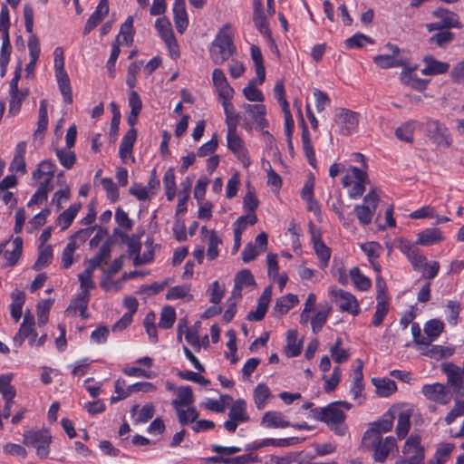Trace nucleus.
<instances>
[{"label":"nucleus","mask_w":464,"mask_h":464,"mask_svg":"<svg viewBox=\"0 0 464 464\" xmlns=\"http://www.w3.org/2000/svg\"><path fill=\"white\" fill-rule=\"evenodd\" d=\"M342 408L349 411L352 404L347 401H337L331 402L326 407L314 409L312 412L316 420L326 423L335 434L342 436L347 429L344 423L346 416Z\"/></svg>","instance_id":"1"},{"label":"nucleus","mask_w":464,"mask_h":464,"mask_svg":"<svg viewBox=\"0 0 464 464\" xmlns=\"http://www.w3.org/2000/svg\"><path fill=\"white\" fill-rule=\"evenodd\" d=\"M364 447L372 451L373 459L376 462H384L389 454L397 449L396 440L392 436L382 438L374 430H367L362 438Z\"/></svg>","instance_id":"2"},{"label":"nucleus","mask_w":464,"mask_h":464,"mask_svg":"<svg viewBox=\"0 0 464 464\" xmlns=\"http://www.w3.org/2000/svg\"><path fill=\"white\" fill-rule=\"evenodd\" d=\"M234 51L233 37L228 32V25H226L212 44L210 57L215 64H222L233 55Z\"/></svg>","instance_id":"3"},{"label":"nucleus","mask_w":464,"mask_h":464,"mask_svg":"<svg viewBox=\"0 0 464 464\" xmlns=\"http://www.w3.org/2000/svg\"><path fill=\"white\" fill-rule=\"evenodd\" d=\"M51 441L52 436L48 430H27L24 432L23 440L24 445L36 450V454L41 459H45L49 455Z\"/></svg>","instance_id":"4"},{"label":"nucleus","mask_w":464,"mask_h":464,"mask_svg":"<svg viewBox=\"0 0 464 464\" xmlns=\"http://www.w3.org/2000/svg\"><path fill=\"white\" fill-rule=\"evenodd\" d=\"M425 135L439 148H449L452 142L448 128L439 121L428 120L426 121Z\"/></svg>","instance_id":"5"},{"label":"nucleus","mask_w":464,"mask_h":464,"mask_svg":"<svg viewBox=\"0 0 464 464\" xmlns=\"http://www.w3.org/2000/svg\"><path fill=\"white\" fill-rule=\"evenodd\" d=\"M380 198L375 189L370 190L363 198L362 205L354 207V213L362 225H368L372 222V217L376 212Z\"/></svg>","instance_id":"6"},{"label":"nucleus","mask_w":464,"mask_h":464,"mask_svg":"<svg viewBox=\"0 0 464 464\" xmlns=\"http://www.w3.org/2000/svg\"><path fill=\"white\" fill-rule=\"evenodd\" d=\"M329 295L332 300L338 304L341 312H346L352 315H357L360 313L359 303L350 292L333 286L330 288Z\"/></svg>","instance_id":"7"},{"label":"nucleus","mask_w":464,"mask_h":464,"mask_svg":"<svg viewBox=\"0 0 464 464\" xmlns=\"http://www.w3.org/2000/svg\"><path fill=\"white\" fill-rule=\"evenodd\" d=\"M21 72L22 63H19L15 69L14 78L10 82L11 99L9 102L8 113L12 115H15L20 111L23 101L28 95L27 89L22 91L18 89V82L21 78Z\"/></svg>","instance_id":"8"},{"label":"nucleus","mask_w":464,"mask_h":464,"mask_svg":"<svg viewBox=\"0 0 464 464\" xmlns=\"http://www.w3.org/2000/svg\"><path fill=\"white\" fill-rule=\"evenodd\" d=\"M249 420L246 413V404L242 399L235 401L228 413V420L225 421L224 427L228 432H235L238 423L246 422Z\"/></svg>","instance_id":"9"},{"label":"nucleus","mask_w":464,"mask_h":464,"mask_svg":"<svg viewBox=\"0 0 464 464\" xmlns=\"http://www.w3.org/2000/svg\"><path fill=\"white\" fill-rule=\"evenodd\" d=\"M24 25L27 33L31 34L28 39V48L31 61L37 63L40 56V43L35 34H33L34 27V10L26 5L24 8Z\"/></svg>","instance_id":"10"},{"label":"nucleus","mask_w":464,"mask_h":464,"mask_svg":"<svg viewBox=\"0 0 464 464\" xmlns=\"http://www.w3.org/2000/svg\"><path fill=\"white\" fill-rule=\"evenodd\" d=\"M227 141L228 149L237 157L244 167L247 168L251 161L248 151L237 129L227 130Z\"/></svg>","instance_id":"11"},{"label":"nucleus","mask_w":464,"mask_h":464,"mask_svg":"<svg viewBox=\"0 0 464 464\" xmlns=\"http://www.w3.org/2000/svg\"><path fill=\"white\" fill-rule=\"evenodd\" d=\"M360 114L348 109L341 108L337 111L334 121L342 133L351 134L358 126Z\"/></svg>","instance_id":"12"},{"label":"nucleus","mask_w":464,"mask_h":464,"mask_svg":"<svg viewBox=\"0 0 464 464\" xmlns=\"http://www.w3.org/2000/svg\"><path fill=\"white\" fill-rule=\"evenodd\" d=\"M419 435L411 434L405 441L402 448V457L409 459H416L417 464H424L425 450L420 443Z\"/></svg>","instance_id":"13"},{"label":"nucleus","mask_w":464,"mask_h":464,"mask_svg":"<svg viewBox=\"0 0 464 464\" xmlns=\"http://www.w3.org/2000/svg\"><path fill=\"white\" fill-rule=\"evenodd\" d=\"M441 370L447 375L448 384L456 393L464 392V369L452 362H446L441 365Z\"/></svg>","instance_id":"14"},{"label":"nucleus","mask_w":464,"mask_h":464,"mask_svg":"<svg viewBox=\"0 0 464 464\" xmlns=\"http://www.w3.org/2000/svg\"><path fill=\"white\" fill-rule=\"evenodd\" d=\"M422 394L431 401L440 404H448L450 401V395L446 386L440 382L425 384L421 389Z\"/></svg>","instance_id":"15"},{"label":"nucleus","mask_w":464,"mask_h":464,"mask_svg":"<svg viewBox=\"0 0 464 464\" xmlns=\"http://www.w3.org/2000/svg\"><path fill=\"white\" fill-rule=\"evenodd\" d=\"M213 84L217 88L220 100H231L233 97L234 90L227 82L224 72L219 69H214L212 72Z\"/></svg>","instance_id":"16"},{"label":"nucleus","mask_w":464,"mask_h":464,"mask_svg":"<svg viewBox=\"0 0 464 464\" xmlns=\"http://www.w3.org/2000/svg\"><path fill=\"white\" fill-rule=\"evenodd\" d=\"M350 171L355 180L353 183L352 188L349 190V197L351 198H358L362 197L365 191V183L368 180V176L364 170L357 167H351Z\"/></svg>","instance_id":"17"},{"label":"nucleus","mask_w":464,"mask_h":464,"mask_svg":"<svg viewBox=\"0 0 464 464\" xmlns=\"http://www.w3.org/2000/svg\"><path fill=\"white\" fill-rule=\"evenodd\" d=\"M425 67L421 69L422 75L432 76L444 74L450 69V64L435 59L432 55H426L422 59Z\"/></svg>","instance_id":"18"},{"label":"nucleus","mask_w":464,"mask_h":464,"mask_svg":"<svg viewBox=\"0 0 464 464\" xmlns=\"http://www.w3.org/2000/svg\"><path fill=\"white\" fill-rule=\"evenodd\" d=\"M173 19L177 31L179 34H183L188 25L185 0H175L173 5Z\"/></svg>","instance_id":"19"},{"label":"nucleus","mask_w":464,"mask_h":464,"mask_svg":"<svg viewBox=\"0 0 464 464\" xmlns=\"http://www.w3.org/2000/svg\"><path fill=\"white\" fill-rule=\"evenodd\" d=\"M90 301V292L81 291L77 296L71 302L66 312L69 314L80 313L82 319L88 318L87 307Z\"/></svg>","instance_id":"20"},{"label":"nucleus","mask_w":464,"mask_h":464,"mask_svg":"<svg viewBox=\"0 0 464 464\" xmlns=\"http://www.w3.org/2000/svg\"><path fill=\"white\" fill-rule=\"evenodd\" d=\"M432 14L440 19L441 26L445 29L462 27L459 15L446 8H438L432 12Z\"/></svg>","instance_id":"21"},{"label":"nucleus","mask_w":464,"mask_h":464,"mask_svg":"<svg viewBox=\"0 0 464 464\" xmlns=\"http://www.w3.org/2000/svg\"><path fill=\"white\" fill-rule=\"evenodd\" d=\"M55 173V164L49 160L41 161L37 169L33 172V179L41 181H48L52 185V180Z\"/></svg>","instance_id":"22"},{"label":"nucleus","mask_w":464,"mask_h":464,"mask_svg":"<svg viewBox=\"0 0 464 464\" xmlns=\"http://www.w3.org/2000/svg\"><path fill=\"white\" fill-rule=\"evenodd\" d=\"M413 71L414 69L411 68L403 69L400 76L401 82L417 91H424L430 81L417 77Z\"/></svg>","instance_id":"23"},{"label":"nucleus","mask_w":464,"mask_h":464,"mask_svg":"<svg viewBox=\"0 0 464 464\" xmlns=\"http://www.w3.org/2000/svg\"><path fill=\"white\" fill-rule=\"evenodd\" d=\"M243 108L249 114L254 122L256 123L260 130L267 127L268 123L265 118L266 110L263 104H244Z\"/></svg>","instance_id":"24"},{"label":"nucleus","mask_w":464,"mask_h":464,"mask_svg":"<svg viewBox=\"0 0 464 464\" xmlns=\"http://www.w3.org/2000/svg\"><path fill=\"white\" fill-rule=\"evenodd\" d=\"M358 366L353 370V384L351 388V392L353 395L354 400H360V403L363 401L364 397L362 396V392L364 390V385L362 383L363 373L362 367L363 363L362 360L358 359L357 361Z\"/></svg>","instance_id":"25"},{"label":"nucleus","mask_w":464,"mask_h":464,"mask_svg":"<svg viewBox=\"0 0 464 464\" xmlns=\"http://www.w3.org/2000/svg\"><path fill=\"white\" fill-rule=\"evenodd\" d=\"M444 240L442 231L439 228H427L418 234L416 244L420 246H431Z\"/></svg>","instance_id":"26"},{"label":"nucleus","mask_w":464,"mask_h":464,"mask_svg":"<svg viewBox=\"0 0 464 464\" xmlns=\"http://www.w3.org/2000/svg\"><path fill=\"white\" fill-rule=\"evenodd\" d=\"M177 397L171 401L174 410L191 406L194 402V395L189 386H181L177 389Z\"/></svg>","instance_id":"27"},{"label":"nucleus","mask_w":464,"mask_h":464,"mask_svg":"<svg viewBox=\"0 0 464 464\" xmlns=\"http://www.w3.org/2000/svg\"><path fill=\"white\" fill-rule=\"evenodd\" d=\"M262 425L266 428H286L291 423L285 419L282 412L270 411L264 414Z\"/></svg>","instance_id":"28"},{"label":"nucleus","mask_w":464,"mask_h":464,"mask_svg":"<svg viewBox=\"0 0 464 464\" xmlns=\"http://www.w3.org/2000/svg\"><path fill=\"white\" fill-rule=\"evenodd\" d=\"M136 139L137 130L134 128H130L123 136L119 150L120 158L123 161L131 154Z\"/></svg>","instance_id":"29"},{"label":"nucleus","mask_w":464,"mask_h":464,"mask_svg":"<svg viewBox=\"0 0 464 464\" xmlns=\"http://www.w3.org/2000/svg\"><path fill=\"white\" fill-rule=\"evenodd\" d=\"M372 382L380 397H388L397 390L395 382L388 378H373Z\"/></svg>","instance_id":"30"},{"label":"nucleus","mask_w":464,"mask_h":464,"mask_svg":"<svg viewBox=\"0 0 464 464\" xmlns=\"http://www.w3.org/2000/svg\"><path fill=\"white\" fill-rule=\"evenodd\" d=\"M298 297L295 295L288 294L276 300L274 306V313L276 315H283L286 314L293 306L298 303Z\"/></svg>","instance_id":"31"},{"label":"nucleus","mask_w":464,"mask_h":464,"mask_svg":"<svg viewBox=\"0 0 464 464\" xmlns=\"http://www.w3.org/2000/svg\"><path fill=\"white\" fill-rule=\"evenodd\" d=\"M111 257V243L106 241L100 247L98 254L92 259L89 260L88 268L94 271L100 267L102 264H106Z\"/></svg>","instance_id":"32"},{"label":"nucleus","mask_w":464,"mask_h":464,"mask_svg":"<svg viewBox=\"0 0 464 464\" xmlns=\"http://www.w3.org/2000/svg\"><path fill=\"white\" fill-rule=\"evenodd\" d=\"M418 126V121L414 120L408 121L398 127L395 130L396 137L405 142H413V133Z\"/></svg>","instance_id":"33"},{"label":"nucleus","mask_w":464,"mask_h":464,"mask_svg":"<svg viewBox=\"0 0 464 464\" xmlns=\"http://www.w3.org/2000/svg\"><path fill=\"white\" fill-rule=\"evenodd\" d=\"M412 411L405 410L399 413L398 423L396 426V434L399 440L405 438L411 428V418Z\"/></svg>","instance_id":"34"},{"label":"nucleus","mask_w":464,"mask_h":464,"mask_svg":"<svg viewBox=\"0 0 464 464\" xmlns=\"http://www.w3.org/2000/svg\"><path fill=\"white\" fill-rule=\"evenodd\" d=\"M251 57L255 63L256 72L257 75L258 83H262L266 79V70L264 66L263 55L261 50L256 45H252L250 48Z\"/></svg>","instance_id":"35"},{"label":"nucleus","mask_w":464,"mask_h":464,"mask_svg":"<svg viewBox=\"0 0 464 464\" xmlns=\"http://www.w3.org/2000/svg\"><path fill=\"white\" fill-rule=\"evenodd\" d=\"M13 249L5 250L4 256L6 259V265L13 266L19 260L23 251V239L20 237H15L12 242Z\"/></svg>","instance_id":"36"},{"label":"nucleus","mask_w":464,"mask_h":464,"mask_svg":"<svg viewBox=\"0 0 464 464\" xmlns=\"http://www.w3.org/2000/svg\"><path fill=\"white\" fill-rule=\"evenodd\" d=\"M34 317L30 313H25L23 323L20 326L19 332L14 337V340L19 339L22 343L25 338L30 337L34 334Z\"/></svg>","instance_id":"37"},{"label":"nucleus","mask_w":464,"mask_h":464,"mask_svg":"<svg viewBox=\"0 0 464 464\" xmlns=\"http://www.w3.org/2000/svg\"><path fill=\"white\" fill-rule=\"evenodd\" d=\"M155 27L164 42L173 44V37H175L171 24L166 17L158 18L155 22Z\"/></svg>","instance_id":"38"},{"label":"nucleus","mask_w":464,"mask_h":464,"mask_svg":"<svg viewBox=\"0 0 464 464\" xmlns=\"http://www.w3.org/2000/svg\"><path fill=\"white\" fill-rule=\"evenodd\" d=\"M350 277L355 287L361 291H367L372 286V281L369 277L362 275L358 267H353L350 270Z\"/></svg>","instance_id":"39"},{"label":"nucleus","mask_w":464,"mask_h":464,"mask_svg":"<svg viewBox=\"0 0 464 464\" xmlns=\"http://www.w3.org/2000/svg\"><path fill=\"white\" fill-rule=\"evenodd\" d=\"M81 208V204H72L66 210L61 213L57 218L59 225L62 226V229H66L72 223L78 211Z\"/></svg>","instance_id":"40"},{"label":"nucleus","mask_w":464,"mask_h":464,"mask_svg":"<svg viewBox=\"0 0 464 464\" xmlns=\"http://www.w3.org/2000/svg\"><path fill=\"white\" fill-rule=\"evenodd\" d=\"M83 231H79L76 235L70 238V241L66 245L62 254V264L64 268H69L73 263V253L78 247L74 237L82 234Z\"/></svg>","instance_id":"41"},{"label":"nucleus","mask_w":464,"mask_h":464,"mask_svg":"<svg viewBox=\"0 0 464 464\" xmlns=\"http://www.w3.org/2000/svg\"><path fill=\"white\" fill-rule=\"evenodd\" d=\"M444 329V324L440 320H430L429 321L424 327V332L427 334L426 342H429V344L435 341L438 336L442 333Z\"/></svg>","instance_id":"42"},{"label":"nucleus","mask_w":464,"mask_h":464,"mask_svg":"<svg viewBox=\"0 0 464 464\" xmlns=\"http://www.w3.org/2000/svg\"><path fill=\"white\" fill-rule=\"evenodd\" d=\"M271 397V392L269 388L264 384L259 383L254 391V401L256 408L258 410H262L265 408L266 404V401Z\"/></svg>","instance_id":"43"},{"label":"nucleus","mask_w":464,"mask_h":464,"mask_svg":"<svg viewBox=\"0 0 464 464\" xmlns=\"http://www.w3.org/2000/svg\"><path fill=\"white\" fill-rule=\"evenodd\" d=\"M175 411L177 413L179 422L182 426L195 422L199 415L197 409L193 406H188L187 410H184V408L175 410Z\"/></svg>","instance_id":"44"},{"label":"nucleus","mask_w":464,"mask_h":464,"mask_svg":"<svg viewBox=\"0 0 464 464\" xmlns=\"http://www.w3.org/2000/svg\"><path fill=\"white\" fill-rule=\"evenodd\" d=\"M373 62L382 69L400 67L404 65V63L401 59H398L397 57H394V55L391 54L376 55L373 58Z\"/></svg>","instance_id":"45"},{"label":"nucleus","mask_w":464,"mask_h":464,"mask_svg":"<svg viewBox=\"0 0 464 464\" xmlns=\"http://www.w3.org/2000/svg\"><path fill=\"white\" fill-rule=\"evenodd\" d=\"M287 344L285 346V353L288 357H295L301 353V345L297 343V331L289 330L287 332Z\"/></svg>","instance_id":"46"},{"label":"nucleus","mask_w":464,"mask_h":464,"mask_svg":"<svg viewBox=\"0 0 464 464\" xmlns=\"http://www.w3.org/2000/svg\"><path fill=\"white\" fill-rule=\"evenodd\" d=\"M332 312V307L326 305L324 310L318 311L312 318H311V325L312 330L314 334H317L321 331L323 326L327 321L328 316Z\"/></svg>","instance_id":"47"},{"label":"nucleus","mask_w":464,"mask_h":464,"mask_svg":"<svg viewBox=\"0 0 464 464\" xmlns=\"http://www.w3.org/2000/svg\"><path fill=\"white\" fill-rule=\"evenodd\" d=\"M53 259V249L52 246H40L39 247V255L36 262L33 266V268L34 270H40L43 267L47 266Z\"/></svg>","instance_id":"48"},{"label":"nucleus","mask_w":464,"mask_h":464,"mask_svg":"<svg viewBox=\"0 0 464 464\" xmlns=\"http://www.w3.org/2000/svg\"><path fill=\"white\" fill-rule=\"evenodd\" d=\"M376 310L372 318V324L380 326L389 312L388 299L376 298Z\"/></svg>","instance_id":"49"},{"label":"nucleus","mask_w":464,"mask_h":464,"mask_svg":"<svg viewBox=\"0 0 464 464\" xmlns=\"http://www.w3.org/2000/svg\"><path fill=\"white\" fill-rule=\"evenodd\" d=\"M230 100H221L225 114H226V123L227 126V130L237 129L238 122V115L234 111V106L229 102Z\"/></svg>","instance_id":"50"},{"label":"nucleus","mask_w":464,"mask_h":464,"mask_svg":"<svg viewBox=\"0 0 464 464\" xmlns=\"http://www.w3.org/2000/svg\"><path fill=\"white\" fill-rule=\"evenodd\" d=\"M53 187L48 185V181H40L37 190L29 200L27 206L31 207L34 204L45 201L47 199L48 192L53 190Z\"/></svg>","instance_id":"51"},{"label":"nucleus","mask_w":464,"mask_h":464,"mask_svg":"<svg viewBox=\"0 0 464 464\" xmlns=\"http://www.w3.org/2000/svg\"><path fill=\"white\" fill-rule=\"evenodd\" d=\"M298 442V439L295 437L286 438V439H266L262 440L260 443L254 446L255 450H258L266 446H274V447H288L294 445Z\"/></svg>","instance_id":"52"},{"label":"nucleus","mask_w":464,"mask_h":464,"mask_svg":"<svg viewBox=\"0 0 464 464\" xmlns=\"http://www.w3.org/2000/svg\"><path fill=\"white\" fill-rule=\"evenodd\" d=\"M244 96L250 102H262L265 99L262 92L256 88V80H251L243 90Z\"/></svg>","instance_id":"53"},{"label":"nucleus","mask_w":464,"mask_h":464,"mask_svg":"<svg viewBox=\"0 0 464 464\" xmlns=\"http://www.w3.org/2000/svg\"><path fill=\"white\" fill-rule=\"evenodd\" d=\"M393 415L389 412L388 414L384 415L382 420L372 423L371 429L368 430H374L382 436V432L385 433L392 430L393 427Z\"/></svg>","instance_id":"54"},{"label":"nucleus","mask_w":464,"mask_h":464,"mask_svg":"<svg viewBox=\"0 0 464 464\" xmlns=\"http://www.w3.org/2000/svg\"><path fill=\"white\" fill-rule=\"evenodd\" d=\"M176 320L175 309L171 306H165L162 308L160 313V318L159 322L160 327L163 329H169L172 327Z\"/></svg>","instance_id":"55"},{"label":"nucleus","mask_w":464,"mask_h":464,"mask_svg":"<svg viewBox=\"0 0 464 464\" xmlns=\"http://www.w3.org/2000/svg\"><path fill=\"white\" fill-rule=\"evenodd\" d=\"M2 40L3 41L0 53V67H7V64L10 61V54L12 51L8 32H5L3 34Z\"/></svg>","instance_id":"56"},{"label":"nucleus","mask_w":464,"mask_h":464,"mask_svg":"<svg viewBox=\"0 0 464 464\" xmlns=\"http://www.w3.org/2000/svg\"><path fill=\"white\" fill-rule=\"evenodd\" d=\"M454 39V34L445 30L440 31L435 34H433L430 39V44H434L439 47L445 48L449 44H450Z\"/></svg>","instance_id":"57"},{"label":"nucleus","mask_w":464,"mask_h":464,"mask_svg":"<svg viewBox=\"0 0 464 464\" xmlns=\"http://www.w3.org/2000/svg\"><path fill=\"white\" fill-rule=\"evenodd\" d=\"M55 152L60 163L65 169H70L73 167L76 161V155L73 151L64 149H56Z\"/></svg>","instance_id":"58"},{"label":"nucleus","mask_w":464,"mask_h":464,"mask_svg":"<svg viewBox=\"0 0 464 464\" xmlns=\"http://www.w3.org/2000/svg\"><path fill=\"white\" fill-rule=\"evenodd\" d=\"M257 222V218L255 213H249L245 216L239 217L233 224L234 232L239 231L240 234L246 228L247 225L254 226Z\"/></svg>","instance_id":"59"},{"label":"nucleus","mask_w":464,"mask_h":464,"mask_svg":"<svg viewBox=\"0 0 464 464\" xmlns=\"http://www.w3.org/2000/svg\"><path fill=\"white\" fill-rule=\"evenodd\" d=\"M11 375H1L0 376V392L4 399H14L15 396V389L11 384Z\"/></svg>","instance_id":"60"},{"label":"nucleus","mask_w":464,"mask_h":464,"mask_svg":"<svg viewBox=\"0 0 464 464\" xmlns=\"http://www.w3.org/2000/svg\"><path fill=\"white\" fill-rule=\"evenodd\" d=\"M107 13L96 7L94 13L89 17L83 29V34H90L105 17Z\"/></svg>","instance_id":"61"},{"label":"nucleus","mask_w":464,"mask_h":464,"mask_svg":"<svg viewBox=\"0 0 464 464\" xmlns=\"http://www.w3.org/2000/svg\"><path fill=\"white\" fill-rule=\"evenodd\" d=\"M190 286L187 285H176L169 289L166 298L168 300H176L180 298H185L189 296V299L192 298V295H189Z\"/></svg>","instance_id":"62"},{"label":"nucleus","mask_w":464,"mask_h":464,"mask_svg":"<svg viewBox=\"0 0 464 464\" xmlns=\"http://www.w3.org/2000/svg\"><path fill=\"white\" fill-rule=\"evenodd\" d=\"M454 444L452 443H442L440 444L436 450V462L433 464H444L450 453L454 450Z\"/></svg>","instance_id":"63"},{"label":"nucleus","mask_w":464,"mask_h":464,"mask_svg":"<svg viewBox=\"0 0 464 464\" xmlns=\"http://www.w3.org/2000/svg\"><path fill=\"white\" fill-rule=\"evenodd\" d=\"M464 416V400H458L455 401L454 407L447 414L445 422L450 425L457 418Z\"/></svg>","instance_id":"64"}]
</instances>
